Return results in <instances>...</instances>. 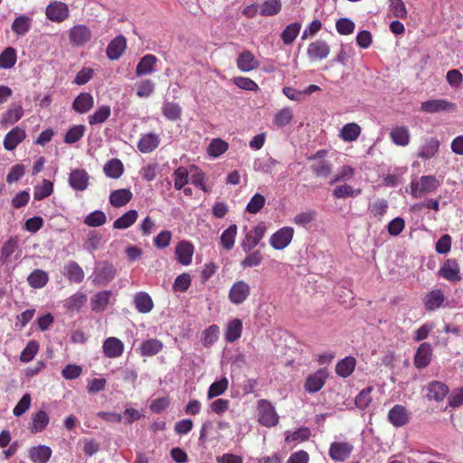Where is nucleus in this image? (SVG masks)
<instances>
[{
	"label": "nucleus",
	"instance_id": "47",
	"mask_svg": "<svg viewBox=\"0 0 463 463\" xmlns=\"http://www.w3.org/2000/svg\"><path fill=\"white\" fill-rule=\"evenodd\" d=\"M110 114V107L103 105L88 117L89 123L90 125L102 124L109 118Z\"/></svg>",
	"mask_w": 463,
	"mask_h": 463
},
{
	"label": "nucleus",
	"instance_id": "35",
	"mask_svg": "<svg viewBox=\"0 0 463 463\" xmlns=\"http://www.w3.org/2000/svg\"><path fill=\"white\" fill-rule=\"evenodd\" d=\"M103 170L108 177L118 179L122 175L124 166L119 159L113 158L105 164Z\"/></svg>",
	"mask_w": 463,
	"mask_h": 463
},
{
	"label": "nucleus",
	"instance_id": "31",
	"mask_svg": "<svg viewBox=\"0 0 463 463\" xmlns=\"http://www.w3.org/2000/svg\"><path fill=\"white\" fill-rule=\"evenodd\" d=\"M445 300L444 294L440 289H435L428 293L424 298L426 310L434 311L441 307Z\"/></svg>",
	"mask_w": 463,
	"mask_h": 463
},
{
	"label": "nucleus",
	"instance_id": "43",
	"mask_svg": "<svg viewBox=\"0 0 463 463\" xmlns=\"http://www.w3.org/2000/svg\"><path fill=\"white\" fill-rule=\"evenodd\" d=\"M278 165V161L271 156L265 158H258L253 163V168L255 171H260L264 174H272L275 166Z\"/></svg>",
	"mask_w": 463,
	"mask_h": 463
},
{
	"label": "nucleus",
	"instance_id": "38",
	"mask_svg": "<svg viewBox=\"0 0 463 463\" xmlns=\"http://www.w3.org/2000/svg\"><path fill=\"white\" fill-rule=\"evenodd\" d=\"M242 323L240 319H233L230 321L226 327L225 339L229 343H233L238 340L241 335Z\"/></svg>",
	"mask_w": 463,
	"mask_h": 463
},
{
	"label": "nucleus",
	"instance_id": "50",
	"mask_svg": "<svg viewBox=\"0 0 463 463\" xmlns=\"http://www.w3.org/2000/svg\"><path fill=\"white\" fill-rule=\"evenodd\" d=\"M301 24L293 23L288 24L281 33V39L287 45L291 44L299 33Z\"/></svg>",
	"mask_w": 463,
	"mask_h": 463
},
{
	"label": "nucleus",
	"instance_id": "7",
	"mask_svg": "<svg viewBox=\"0 0 463 463\" xmlns=\"http://www.w3.org/2000/svg\"><path fill=\"white\" fill-rule=\"evenodd\" d=\"M328 373L326 369H318L317 372L307 376L305 383V390L309 393L317 392L325 385Z\"/></svg>",
	"mask_w": 463,
	"mask_h": 463
},
{
	"label": "nucleus",
	"instance_id": "13",
	"mask_svg": "<svg viewBox=\"0 0 463 463\" xmlns=\"http://www.w3.org/2000/svg\"><path fill=\"white\" fill-rule=\"evenodd\" d=\"M439 274L450 282L461 280L459 266L456 260H447L439 270Z\"/></svg>",
	"mask_w": 463,
	"mask_h": 463
},
{
	"label": "nucleus",
	"instance_id": "41",
	"mask_svg": "<svg viewBox=\"0 0 463 463\" xmlns=\"http://www.w3.org/2000/svg\"><path fill=\"white\" fill-rule=\"evenodd\" d=\"M48 280V274L43 269H34L27 278L28 284L33 288H43Z\"/></svg>",
	"mask_w": 463,
	"mask_h": 463
},
{
	"label": "nucleus",
	"instance_id": "24",
	"mask_svg": "<svg viewBox=\"0 0 463 463\" xmlns=\"http://www.w3.org/2000/svg\"><path fill=\"white\" fill-rule=\"evenodd\" d=\"M157 61V58L153 54H146L143 56L136 68L137 76L140 77L154 72Z\"/></svg>",
	"mask_w": 463,
	"mask_h": 463
},
{
	"label": "nucleus",
	"instance_id": "63",
	"mask_svg": "<svg viewBox=\"0 0 463 463\" xmlns=\"http://www.w3.org/2000/svg\"><path fill=\"white\" fill-rule=\"evenodd\" d=\"M293 118V111L290 108H284L280 109L274 118V123L279 127H285L291 121Z\"/></svg>",
	"mask_w": 463,
	"mask_h": 463
},
{
	"label": "nucleus",
	"instance_id": "49",
	"mask_svg": "<svg viewBox=\"0 0 463 463\" xmlns=\"http://www.w3.org/2000/svg\"><path fill=\"white\" fill-rule=\"evenodd\" d=\"M281 10L280 0H267L260 5V14L262 16H271L279 13Z\"/></svg>",
	"mask_w": 463,
	"mask_h": 463
},
{
	"label": "nucleus",
	"instance_id": "28",
	"mask_svg": "<svg viewBox=\"0 0 463 463\" xmlns=\"http://www.w3.org/2000/svg\"><path fill=\"white\" fill-rule=\"evenodd\" d=\"M133 197V194L129 189H118L111 192L109 195V203L116 208H120L128 204Z\"/></svg>",
	"mask_w": 463,
	"mask_h": 463
},
{
	"label": "nucleus",
	"instance_id": "15",
	"mask_svg": "<svg viewBox=\"0 0 463 463\" xmlns=\"http://www.w3.org/2000/svg\"><path fill=\"white\" fill-rule=\"evenodd\" d=\"M104 354L109 358H117L122 355L124 352V344L117 337L110 336L103 343Z\"/></svg>",
	"mask_w": 463,
	"mask_h": 463
},
{
	"label": "nucleus",
	"instance_id": "45",
	"mask_svg": "<svg viewBox=\"0 0 463 463\" xmlns=\"http://www.w3.org/2000/svg\"><path fill=\"white\" fill-rule=\"evenodd\" d=\"M361 134V128L356 123L345 124L340 133V137L343 140L352 142L358 138Z\"/></svg>",
	"mask_w": 463,
	"mask_h": 463
},
{
	"label": "nucleus",
	"instance_id": "62",
	"mask_svg": "<svg viewBox=\"0 0 463 463\" xmlns=\"http://www.w3.org/2000/svg\"><path fill=\"white\" fill-rule=\"evenodd\" d=\"M332 194L335 198L354 197L361 194V190H354L351 185L345 184L336 186Z\"/></svg>",
	"mask_w": 463,
	"mask_h": 463
},
{
	"label": "nucleus",
	"instance_id": "55",
	"mask_svg": "<svg viewBox=\"0 0 463 463\" xmlns=\"http://www.w3.org/2000/svg\"><path fill=\"white\" fill-rule=\"evenodd\" d=\"M229 145L221 138H214L208 146V153L211 156L218 157L227 151Z\"/></svg>",
	"mask_w": 463,
	"mask_h": 463
},
{
	"label": "nucleus",
	"instance_id": "40",
	"mask_svg": "<svg viewBox=\"0 0 463 463\" xmlns=\"http://www.w3.org/2000/svg\"><path fill=\"white\" fill-rule=\"evenodd\" d=\"M24 115V109L21 105H14L10 108L4 115L2 118V125L5 127L16 123Z\"/></svg>",
	"mask_w": 463,
	"mask_h": 463
},
{
	"label": "nucleus",
	"instance_id": "54",
	"mask_svg": "<svg viewBox=\"0 0 463 463\" xmlns=\"http://www.w3.org/2000/svg\"><path fill=\"white\" fill-rule=\"evenodd\" d=\"M162 111L164 116L172 121L179 119L182 114L181 107L175 102H165Z\"/></svg>",
	"mask_w": 463,
	"mask_h": 463
},
{
	"label": "nucleus",
	"instance_id": "57",
	"mask_svg": "<svg viewBox=\"0 0 463 463\" xmlns=\"http://www.w3.org/2000/svg\"><path fill=\"white\" fill-rule=\"evenodd\" d=\"M53 191V184L51 181L43 180L41 185L34 188L33 198L37 201L43 200L52 194Z\"/></svg>",
	"mask_w": 463,
	"mask_h": 463
},
{
	"label": "nucleus",
	"instance_id": "27",
	"mask_svg": "<svg viewBox=\"0 0 463 463\" xmlns=\"http://www.w3.org/2000/svg\"><path fill=\"white\" fill-rule=\"evenodd\" d=\"M428 393L427 397L429 400H434L437 402L442 401L447 394L449 393V388L448 386L438 381H433L429 383L428 385Z\"/></svg>",
	"mask_w": 463,
	"mask_h": 463
},
{
	"label": "nucleus",
	"instance_id": "64",
	"mask_svg": "<svg viewBox=\"0 0 463 463\" xmlns=\"http://www.w3.org/2000/svg\"><path fill=\"white\" fill-rule=\"evenodd\" d=\"M265 203L266 199L262 194H255L247 204L246 210L250 213H257L263 208Z\"/></svg>",
	"mask_w": 463,
	"mask_h": 463
},
{
	"label": "nucleus",
	"instance_id": "20",
	"mask_svg": "<svg viewBox=\"0 0 463 463\" xmlns=\"http://www.w3.org/2000/svg\"><path fill=\"white\" fill-rule=\"evenodd\" d=\"M93 106L94 99L89 92H81L75 98L72 103V109L80 114L87 113Z\"/></svg>",
	"mask_w": 463,
	"mask_h": 463
},
{
	"label": "nucleus",
	"instance_id": "6",
	"mask_svg": "<svg viewBox=\"0 0 463 463\" xmlns=\"http://www.w3.org/2000/svg\"><path fill=\"white\" fill-rule=\"evenodd\" d=\"M293 235V228L283 227L271 235L269 243L275 250H283L291 242Z\"/></svg>",
	"mask_w": 463,
	"mask_h": 463
},
{
	"label": "nucleus",
	"instance_id": "26",
	"mask_svg": "<svg viewBox=\"0 0 463 463\" xmlns=\"http://www.w3.org/2000/svg\"><path fill=\"white\" fill-rule=\"evenodd\" d=\"M388 419L395 427H402L409 420L407 410L402 405H395L389 411Z\"/></svg>",
	"mask_w": 463,
	"mask_h": 463
},
{
	"label": "nucleus",
	"instance_id": "5",
	"mask_svg": "<svg viewBox=\"0 0 463 463\" xmlns=\"http://www.w3.org/2000/svg\"><path fill=\"white\" fill-rule=\"evenodd\" d=\"M250 294V285L246 281L241 279L232 284L228 294V298L232 304L241 305L248 298Z\"/></svg>",
	"mask_w": 463,
	"mask_h": 463
},
{
	"label": "nucleus",
	"instance_id": "18",
	"mask_svg": "<svg viewBox=\"0 0 463 463\" xmlns=\"http://www.w3.org/2000/svg\"><path fill=\"white\" fill-rule=\"evenodd\" d=\"M432 349L430 344L422 343L417 349L414 356V365L422 369L427 367L431 360Z\"/></svg>",
	"mask_w": 463,
	"mask_h": 463
},
{
	"label": "nucleus",
	"instance_id": "60",
	"mask_svg": "<svg viewBox=\"0 0 463 463\" xmlns=\"http://www.w3.org/2000/svg\"><path fill=\"white\" fill-rule=\"evenodd\" d=\"M85 133V127L83 125H77L71 128L65 137L64 142L67 144H73L79 141Z\"/></svg>",
	"mask_w": 463,
	"mask_h": 463
},
{
	"label": "nucleus",
	"instance_id": "32",
	"mask_svg": "<svg viewBox=\"0 0 463 463\" xmlns=\"http://www.w3.org/2000/svg\"><path fill=\"white\" fill-rule=\"evenodd\" d=\"M111 297L110 290H103L97 293L90 301L91 309L94 312H102L106 309Z\"/></svg>",
	"mask_w": 463,
	"mask_h": 463
},
{
	"label": "nucleus",
	"instance_id": "25",
	"mask_svg": "<svg viewBox=\"0 0 463 463\" xmlns=\"http://www.w3.org/2000/svg\"><path fill=\"white\" fill-rule=\"evenodd\" d=\"M52 449L46 445H38L29 449L30 459L34 463H47L52 456Z\"/></svg>",
	"mask_w": 463,
	"mask_h": 463
},
{
	"label": "nucleus",
	"instance_id": "44",
	"mask_svg": "<svg viewBox=\"0 0 463 463\" xmlns=\"http://www.w3.org/2000/svg\"><path fill=\"white\" fill-rule=\"evenodd\" d=\"M237 234V225L232 224L226 230H224L221 235V244L222 246L230 250L233 248L235 238Z\"/></svg>",
	"mask_w": 463,
	"mask_h": 463
},
{
	"label": "nucleus",
	"instance_id": "10",
	"mask_svg": "<svg viewBox=\"0 0 463 463\" xmlns=\"http://www.w3.org/2000/svg\"><path fill=\"white\" fill-rule=\"evenodd\" d=\"M89 174L84 169H74L69 176L70 186L76 191H84L89 186Z\"/></svg>",
	"mask_w": 463,
	"mask_h": 463
},
{
	"label": "nucleus",
	"instance_id": "19",
	"mask_svg": "<svg viewBox=\"0 0 463 463\" xmlns=\"http://www.w3.org/2000/svg\"><path fill=\"white\" fill-rule=\"evenodd\" d=\"M127 48V41L123 35H118L114 38L107 47L108 57L114 61L120 58Z\"/></svg>",
	"mask_w": 463,
	"mask_h": 463
},
{
	"label": "nucleus",
	"instance_id": "36",
	"mask_svg": "<svg viewBox=\"0 0 463 463\" xmlns=\"http://www.w3.org/2000/svg\"><path fill=\"white\" fill-rule=\"evenodd\" d=\"M137 217V211L129 210L114 222L113 228L117 230L128 229L136 222Z\"/></svg>",
	"mask_w": 463,
	"mask_h": 463
},
{
	"label": "nucleus",
	"instance_id": "59",
	"mask_svg": "<svg viewBox=\"0 0 463 463\" xmlns=\"http://www.w3.org/2000/svg\"><path fill=\"white\" fill-rule=\"evenodd\" d=\"M137 95L148 98L155 90V83L150 80H143L136 83Z\"/></svg>",
	"mask_w": 463,
	"mask_h": 463
},
{
	"label": "nucleus",
	"instance_id": "11",
	"mask_svg": "<svg viewBox=\"0 0 463 463\" xmlns=\"http://www.w3.org/2000/svg\"><path fill=\"white\" fill-rule=\"evenodd\" d=\"M353 446L347 442H333L329 449V457L335 461H345L352 453Z\"/></svg>",
	"mask_w": 463,
	"mask_h": 463
},
{
	"label": "nucleus",
	"instance_id": "48",
	"mask_svg": "<svg viewBox=\"0 0 463 463\" xmlns=\"http://www.w3.org/2000/svg\"><path fill=\"white\" fill-rule=\"evenodd\" d=\"M17 60L16 51L13 47H7L0 54V68L10 69L14 67Z\"/></svg>",
	"mask_w": 463,
	"mask_h": 463
},
{
	"label": "nucleus",
	"instance_id": "33",
	"mask_svg": "<svg viewBox=\"0 0 463 463\" xmlns=\"http://www.w3.org/2000/svg\"><path fill=\"white\" fill-rule=\"evenodd\" d=\"M163 343L156 338H151L144 341L140 347V354L142 356H153L158 354L163 349Z\"/></svg>",
	"mask_w": 463,
	"mask_h": 463
},
{
	"label": "nucleus",
	"instance_id": "51",
	"mask_svg": "<svg viewBox=\"0 0 463 463\" xmlns=\"http://www.w3.org/2000/svg\"><path fill=\"white\" fill-rule=\"evenodd\" d=\"M18 247V239L16 237L9 238L1 249L0 260L6 262Z\"/></svg>",
	"mask_w": 463,
	"mask_h": 463
},
{
	"label": "nucleus",
	"instance_id": "3",
	"mask_svg": "<svg viewBox=\"0 0 463 463\" xmlns=\"http://www.w3.org/2000/svg\"><path fill=\"white\" fill-rule=\"evenodd\" d=\"M115 275L116 269L111 263L99 261L94 270L93 283L106 286L114 279Z\"/></svg>",
	"mask_w": 463,
	"mask_h": 463
},
{
	"label": "nucleus",
	"instance_id": "4",
	"mask_svg": "<svg viewBox=\"0 0 463 463\" xmlns=\"http://www.w3.org/2000/svg\"><path fill=\"white\" fill-rule=\"evenodd\" d=\"M46 17L54 23H61L70 16L69 6L60 1L51 2L45 11Z\"/></svg>",
	"mask_w": 463,
	"mask_h": 463
},
{
	"label": "nucleus",
	"instance_id": "56",
	"mask_svg": "<svg viewBox=\"0 0 463 463\" xmlns=\"http://www.w3.org/2000/svg\"><path fill=\"white\" fill-rule=\"evenodd\" d=\"M389 208L388 202L385 199H377L373 203L369 204L370 213L376 218L381 219Z\"/></svg>",
	"mask_w": 463,
	"mask_h": 463
},
{
	"label": "nucleus",
	"instance_id": "29",
	"mask_svg": "<svg viewBox=\"0 0 463 463\" xmlns=\"http://www.w3.org/2000/svg\"><path fill=\"white\" fill-rule=\"evenodd\" d=\"M160 138L155 133L143 135L137 144V148L141 153L146 154L154 151L159 146Z\"/></svg>",
	"mask_w": 463,
	"mask_h": 463
},
{
	"label": "nucleus",
	"instance_id": "21",
	"mask_svg": "<svg viewBox=\"0 0 463 463\" xmlns=\"http://www.w3.org/2000/svg\"><path fill=\"white\" fill-rule=\"evenodd\" d=\"M25 131L18 127H15L9 131L4 139V147L8 150H14L24 138Z\"/></svg>",
	"mask_w": 463,
	"mask_h": 463
},
{
	"label": "nucleus",
	"instance_id": "39",
	"mask_svg": "<svg viewBox=\"0 0 463 463\" xmlns=\"http://www.w3.org/2000/svg\"><path fill=\"white\" fill-rule=\"evenodd\" d=\"M31 25V17L27 15H20L14 20L12 24V30L17 35H24L30 31Z\"/></svg>",
	"mask_w": 463,
	"mask_h": 463
},
{
	"label": "nucleus",
	"instance_id": "16",
	"mask_svg": "<svg viewBox=\"0 0 463 463\" xmlns=\"http://www.w3.org/2000/svg\"><path fill=\"white\" fill-rule=\"evenodd\" d=\"M455 105L446 99H430L424 101L420 105V109L426 113H438L440 111H448L453 109Z\"/></svg>",
	"mask_w": 463,
	"mask_h": 463
},
{
	"label": "nucleus",
	"instance_id": "17",
	"mask_svg": "<svg viewBox=\"0 0 463 463\" xmlns=\"http://www.w3.org/2000/svg\"><path fill=\"white\" fill-rule=\"evenodd\" d=\"M194 254V246L192 243L186 241L178 242L175 247L176 260L182 265H189L192 262Z\"/></svg>",
	"mask_w": 463,
	"mask_h": 463
},
{
	"label": "nucleus",
	"instance_id": "2",
	"mask_svg": "<svg viewBox=\"0 0 463 463\" xmlns=\"http://www.w3.org/2000/svg\"><path fill=\"white\" fill-rule=\"evenodd\" d=\"M259 422L266 427H272L279 422V416L272 404L267 400H260L258 404Z\"/></svg>",
	"mask_w": 463,
	"mask_h": 463
},
{
	"label": "nucleus",
	"instance_id": "37",
	"mask_svg": "<svg viewBox=\"0 0 463 463\" xmlns=\"http://www.w3.org/2000/svg\"><path fill=\"white\" fill-rule=\"evenodd\" d=\"M355 359L352 356H347L338 362L335 365V373L343 377H348L352 374L355 368Z\"/></svg>",
	"mask_w": 463,
	"mask_h": 463
},
{
	"label": "nucleus",
	"instance_id": "8",
	"mask_svg": "<svg viewBox=\"0 0 463 463\" xmlns=\"http://www.w3.org/2000/svg\"><path fill=\"white\" fill-rule=\"evenodd\" d=\"M69 38L72 45L82 46L90 40L91 32L87 26L78 24L70 30Z\"/></svg>",
	"mask_w": 463,
	"mask_h": 463
},
{
	"label": "nucleus",
	"instance_id": "46",
	"mask_svg": "<svg viewBox=\"0 0 463 463\" xmlns=\"http://www.w3.org/2000/svg\"><path fill=\"white\" fill-rule=\"evenodd\" d=\"M310 169L316 176L326 178L332 172V164L326 160H318L311 164Z\"/></svg>",
	"mask_w": 463,
	"mask_h": 463
},
{
	"label": "nucleus",
	"instance_id": "12",
	"mask_svg": "<svg viewBox=\"0 0 463 463\" xmlns=\"http://www.w3.org/2000/svg\"><path fill=\"white\" fill-rule=\"evenodd\" d=\"M439 146L440 142L437 137H426L420 147L417 156L421 159L429 160L439 152Z\"/></svg>",
	"mask_w": 463,
	"mask_h": 463
},
{
	"label": "nucleus",
	"instance_id": "61",
	"mask_svg": "<svg viewBox=\"0 0 463 463\" xmlns=\"http://www.w3.org/2000/svg\"><path fill=\"white\" fill-rule=\"evenodd\" d=\"M389 9L395 18L404 19L407 17V9L402 0H390Z\"/></svg>",
	"mask_w": 463,
	"mask_h": 463
},
{
	"label": "nucleus",
	"instance_id": "52",
	"mask_svg": "<svg viewBox=\"0 0 463 463\" xmlns=\"http://www.w3.org/2000/svg\"><path fill=\"white\" fill-rule=\"evenodd\" d=\"M229 382L226 377H222L221 380L213 383L208 390V399H213L216 396L222 395L228 389Z\"/></svg>",
	"mask_w": 463,
	"mask_h": 463
},
{
	"label": "nucleus",
	"instance_id": "1",
	"mask_svg": "<svg viewBox=\"0 0 463 463\" xmlns=\"http://www.w3.org/2000/svg\"><path fill=\"white\" fill-rule=\"evenodd\" d=\"M410 186L411 196L420 198L424 194L435 193L440 186V182L435 175H422L419 180H412Z\"/></svg>",
	"mask_w": 463,
	"mask_h": 463
},
{
	"label": "nucleus",
	"instance_id": "34",
	"mask_svg": "<svg viewBox=\"0 0 463 463\" xmlns=\"http://www.w3.org/2000/svg\"><path fill=\"white\" fill-rule=\"evenodd\" d=\"M134 303L137 310L144 314L150 312L154 307L151 297L146 292L136 294Z\"/></svg>",
	"mask_w": 463,
	"mask_h": 463
},
{
	"label": "nucleus",
	"instance_id": "42",
	"mask_svg": "<svg viewBox=\"0 0 463 463\" xmlns=\"http://www.w3.org/2000/svg\"><path fill=\"white\" fill-rule=\"evenodd\" d=\"M49 423V416L43 411L36 412L32 419V425L30 427L31 432L37 433L43 431Z\"/></svg>",
	"mask_w": 463,
	"mask_h": 463
},
{
	"label": "nucleus",
	"instance_id": "9",
	"mask_svg": "<svg viewBox=\"0 0 463 463\" xmlns=\"http://www.w3.org/2000/svg\"><path fill=\"white\" fill-rule=\"evenodd\" d=\"M330 52V47L326 42L317 40L311 43L307 47V56L310 61L324 60Z\"/></svg>",
	"mask_w": 463,
	"mask_h": 463
},
{
	"label": "nucleus",
	"instance_id": "53",
	"mask_svg": "<svg viewBox=\"0 0 463 463\" xmlns=\"http://www.w3.org/2000/svg\"><path fill=\"white\" fill-rule=\"evenodd\" d=\"M106 214L100 210H96L85 217L84 223L89 227H99L106 223Z\"/></svg>",
	"mask_w": 463,
	"mask_h": 463
},
{
	"label": "nucleus",
	"instance_id": "22",
	"mask_svg": "<svg viewBox=\"0 0 463 463\" xmlns=\"http://www.w3.org/2000/svg\"><path fill=\"white\" fill-rule=\"evenodd\" d=\"M390 138L397 146H406L411 140V133L406 126H397L390 131Z\"/></svg>",
	"mask_w": 463,
	"mask_h": 463
},
{
	"label": "nucleus",
	"instance_id": "23",
	"mask_svg": "<svg viewBox=\"0 0 463 463\" xmlns=\"http://www.w3.org/2000/svg\"><path fill=\"white\" fill-rule=\"evenodd\" d=\"M260 62L250 51L242 52L237 58V67L240 71L248 72L259 67Z\"/></svg>",
	"mask_w": 463,
	"mask_h": 463
},
{
	"label": "nucleus",
	"instance_id": "14",
	"mask_svg": "<svg viewBox=\"0 0 463 463\" xmlns=\"http://www.w3.org/2000/svg\"><path fill=\"white\" fill-rule=\"evenodd\" d=\"M265 231L266 229L264 226L258 225L254 228L252 232L248 233L245 240L241 242L243 251L249 253L252 249H254L263 238Z\"/></svg>",
	"mask_w": 463,
	"mask_h": 463
},
{
	"label": "nucleus",
	"instance_id": "58",
	"mask_svg": "<svg viewBox=\"0 0 463 463\" xmlns=\"http://www.w3.org/2000/svg\"><path fill=\"white\" fill-rule=\"evenodd\" d=\"M189 181V173L184 166H179L174 172L175 188L181 190Z\"/></svg>",
	"mask_w": 463,
	"mask_h": 463
},
{
	"label": "nucleus",
	"instance_id": "30",
	"mask_svg": "<svg viewBox=\"0 0 463 463\" xmlns=\"http://www.w3.org/2000/svg\"><path fill=\"white\" fill-rule=\"evenodd\" d=\"M64 276L70 281L80 283L84 279V271L76 261L71 260L64 266Z\"/></svg>",
	"mask_w": 463,
	"mask_h": 463
}]
</instances>
